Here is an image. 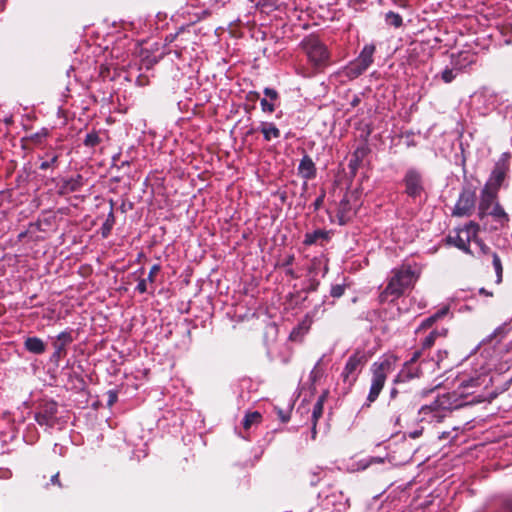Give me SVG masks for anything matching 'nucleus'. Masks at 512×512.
Returning <instances> with one entry per match:
<instances>
[{
  "instance_id": "9d476101",
  "label": "nucleus",
  "mask_w": 512,
  "mask_h": 512,
  "mask_svg": "<svg viewBox=\"0 0 512 512\" xmlns=\"http://www.w3.org/2000/svg\"><path fill=\"white\" fill-rule=\"evenodd\" d=\"M497 197V188H492L490 184H486L482 189L481 198L479 202V217L483 219L486 212H490V209L494 206Z\"/></svg>"
},
{
  "instance_id": "de8ad7c7",
  "label": "nucleus",
  "mask_w": 512,
  "mask_h": 512,
  "mask_svg": "<svg viewBox=\"0 0 512 512\" xmlns=\"http://www.w3.org/2000/svg\"><path fill=\"white\" fill-rule=\"evenodd\" d=\"M116 399V395L113 394V395H110V400H109V404L111 405Z\"/></svg>"
},
{
  "instance_id": "c85d7f7f",
  "label": "nucleus",
  "mask_w": 512,
  "mask_h": 512,
  "mask_svg": "<svg viewBox=\"0 0 512 512\" xmlns=\"http://www.w3.org/2000/svg\"><path fill=\"white\" fill-rule=\"evenodd\" d=\"M456 77V73L454 72L453 69H449V68H446L444 71H442L441 73V78L442 80L445 82V83H450L452 82Z\"/></svg>"
},
{
  "instance_id": "f03ea898",
  "label": "nucleus",
  "mask_w": 512,
  "mask_h": 512,
  "mask_svg": "<svg viewBox=\"0 0 512 512\" xmlns=\"http://www.w3.org/2000/svg\"><path fill=\"white\" fill-rule=\"evenodd\" d=\"M477 232L478 225L471 222L465 227L457 229L454 234H450L447 241L467 254H484L488 247L478 238Z\"/></svg>"
},
{
  "instance_id": "79ce46f5",
  "label": "nucleus",
  "mask_w": 512,
  "mask_h": 512,
  "mask_svg": "<svg viewBox=\"0 0 512 512\" xmlns=\"http://www.w3.org/2000/svg\"><path fill=\"white\" fill-rule=\"evenodd\" d=\"M51 483L54 484V485H58V486H61V483L59 481V473H56L54 474L51 479H50Z\"/></svg>"
},
{
  "instance_id": "9b49d317",
  "label": "nucleus",
  "mask_w": 512,
  "mask_h": 512,
  "mask_svg": "<svg viewBox=\"0 0 512 512\" xmlns=\"http://www.w3.org/2000/svg\"><path fill=\"white\" fill-rule=\"evenodd\" d=\"M422 347L420 349L415 350L409 361L405 363V368L400 372V374L394 380L395 383L404 382L406 379H411L418 376V372H412L410 370V365L418 361L423 354Z\"/></svg>"
},
{
  "instance_id": "393cba45",
  "label": "nucleus",
  "mask_w": 512,
  "mask_h": 512,
  "mask_svg": "<svg viewBox=\"0 0 512 512\" xmlns=\"http://www.w3.org/2000/svg\"><path fill=\"white\" fill-rule=\"evenodd\" d=\"M448 312V308H442L441 310H439L438 312H436L434 315L426 318L421 326L419 327V329H423V328H428V327H431L438 319L442 318L443 316H445Z\"/></svg>"
},
{
  "instance_id": "ddd939ff",
  "label": "nucleus",
  "mask_w": 512,
  "mask_h": 512,
  "mask_svg": "<svg viewBox=\"0 0 512 512\" xmlns=\"http://www.w3.org/2000/svg\"><path fill=\"white\" fill-rule=\"evenodd\" d=\"M299 175L305 180L313 179L316 176V167L308 155H304L298 166Z\"/></svg>"
},
{
  "instance_id": "2eb2a0df",
  "label": "nucleus",
  "mask_w": 512,
  "mask_h": 512,
  "mask_svg": "<svg viewBox=\"0 0 512 512\" xmlns=\"http://www.w3.org/2000/svg\"><path fill=\"white\" fill-rule=\"evenodd\" d=\"M82 186L83 177L81 175H76L75 177L64 180L60 187V191L63 194L77 192Z\"/></svg>"
},
{
  "instance_id": "c03bdc74",
  "label": "nucleus",
  "mask_w": 512,
  "mask_h": 512,
  "mask_svg": "<svg viewBox=\"0 0 512 512\" xmlns=\"http://www.w3.org/2000/svg\"><path fill=\"white\" fill-rule=\"evenodd\" d=\"M479 293H480L481 295H484V296H492V295H493V293H492V292H489V291H487V290H486V289H484V288H481V289L479 290Z\"/></svg>"
},
{
  "instance_id": "423d86ee",
  "label": "nucleus",
  "mask_w": 512,
  "mask_h": 512,
  "mask_svg": "<svg viewBox=\"0 0 512 512\" xmlns=\"http://www.w3.org/2000/svg\"><path fill=\"white\" fill-rule=\"evenodd\" d=\"M375 51V44L364 45L358 57L347 66V76L357 78L362 75L373 64Z\"/></svg>"
},
{
  "instance_id": "dca6fc26",
  "label": "nucleus",
  "mask_w": 512,
  "mask_h": 512,
  "mask_svg": "<svg viewBox=\"0 0 512 512\" xmlns=\"http://www.w3.org/2000/svg\"><path fill=\"white\" fill-rule=\"evenodd\" d=\"M259 131L263 134L265 141H271L280 137V130L272 122H261Z\"/></svg>"
},
{
  "instance_id": "4468645a",
  "label": "nucleus",
  "mask_w": 512,
  "mask_h": 512,
  "mask_svg": "<svg viewBox=\"0 0 512 512\" xmlns=\"http://www.w3.org/2000/svg\"><path fill=\"white\" fill-rule=\"evenodd\" d=\"M24 348L30 353L40 355L45 352L46 345L42 339L33 336L25 339Z\"/></svg>"
},
{
  "instance_id": "a18cd8bd",
  "label": "nucleus",
  "mask_w": 512,
  "mask_h": 512,
  "mask_svg": "<svg viewBox=\"0 0 512 512\" xmlns=\"http://www.w3.org/2000/svg\"><path fill=\"white\" fill-rule=\"evenodd\" d=\"M446 356H447V352L446 351H444L443 353L440 351L439 354H438L437 362H440Z\"/></svg>"
},
{
  "instance_id": "a211bd4d",
  "label": "nucleus",
  "mask_w": 512,
  "mask_h": 512,
  "mask_svg": "<svg viewBox=\"0 0 512 512\" xmlns=\"http://www.w3.org/2000/svg\"><path fill=\"white\" fill-rule=\"evenodd\" d=\"M512 326V319L509 322H506L499 327H497L489 336L482 340V343H490L494 339H502L510 330Z\"/></svg>"
},
{
  "instance_id": "0eeeda50",
  "label": "nucleus",
  "mask_w": 512,
  "mask_h": 512,
  "mask_svg": "<svg viewBox=\"0 0 512 512\" xmlns=\"http://www.w3.org/2000/svg\"><path fill=\"white\" fill-rule=\"evenodd\" d=\"M57 412L58 405L55 401H44L35 412L34 419L39 425L52 428L57 422Z\"/></svg>"
},
{
  "instance_id": "aec40b11",
  "label": "nucleus",
  "mask_w": 512,
  "mask_h": 512,
  "mask_svg": "<svg viewBox=\"0 0 512 512\" xmlns=\"http://www.w3.org/2000/svg\"><path fill=\"white\" fill-rule=\"evenodd\" d=\"M311 322L309 320H303L301 323L295 327L290 333V339L293 341H298L303 338V336L309 331Z\"/></svg>"
},
{
  "instance_id": "c756f323",
  "label": "nucleus",
  "mask_w": 512,
  "mask_h": 512,
  "mask_svg": "<svg viewBox=\"0 0 512 512\" xmlns=\"http://www.w3.org/2000/svg\"><path fill=\"white\" fill-rule=\"evenodd\" d=\"M72 340L73 339L71 334L67 331H63L60 334H58L56 342H59L60 344H64V346H66L67 344L71 343Z\"/></svg>"
},
{
  "instance_id": "f257e3e1",
  "label": "nucleus",
  "mask_w": 512,
  "mask_h": 512,
  "mask_svg": "<svg viewBox=\"0 0 512 512\" xmlns=\"http://www.w3.org/2000/svg\"><path fill=\"white\" fill-rule=\"evenodd\" d=\"M420 274L417 266L403 264L401 267L392 271L386 288L381 292L379 298L381 302H393L401 297L406 289L412 287Z\"/></svg>"
},
{
  "instance_id": "37998d69",
  "label": "nucleus",
  "mask_w": 512,
  "mask_h": 512,
  "mask_svg": "<svg viewBox=\"0 0 512 512\" xmlns=\"http://www.w3.org/2000/svg\"><path fill=\"white\" fill-rule=\"evenodd\" d=\"M422 434V430H415V431H412L409 433V436L412 438V439H416L418 437H420Z\"/></svg>"
},
{
  "instance_id": "72a5a7b5",
  "label": "nucleus",
  "mask_w": 512,
  "mask_h": 512,
  "mask_svg": "<svg viewBox=\"0 0 512 512\" xmlns=\"http://www.w3.org/2000/svg\"><path fill=\"white\" fill-rule=\"evenodd\" d=\"M161 267L159 264H154L149 273H148V277H147V281H149L150 283H153L155 281V276L157 275V273L160 271Z\"/></svg>"
},
{
  "instance_id": "c9c22d12",
  "label": "nucleus",
  "mask_w": 512,
  "mask_h": 512,
  "mask_svg": "<svg viewBox=\"0 0 512 512\" xmlns=\"http://www.w3.org/2000/svg\"><path fill=\"white\" fill-rule=\"evenodd\" d=\"M344 294V286L342 285H334L331 288V295L335 298H338Z\"/></svg>"
},
{
  "instance_id": "473e14b6",
  "label": "nucleus",
  "mask_w": 512,
  "mask_h": 512,
  "mask_svg": "<svg viewBox=\"0 0 512 512\" xmlns=\"http://www.w3.org/2000/svg\"><path fill=\"white\" fill-rule=\"evenodd\" d=\"M53 346L55 349L53 356L56 357L57 359L61 358L66 353V350H65L66 346H64V344H60L59 342H54Z\"/></svg>"
},
{
  "instance_id": "f8f14e48",
  "label": "nucleus",
  "mask_w": 512,
  "mask_h": 512,
  "mask_svg": "<svg viewBox=\"0 0 512 512\" xmlns=\"http://www.w3.org/2000/svg\"><path fill=\"white\" fill-rule=\"evenodd\" d=\"M355 214V208L350 205V197L345 196L339 203L337 217L339 224H346Z\"/></svg>"
},
{
  "instance_id": "20e7f679",
  "label": "nucleus",
  "mask_w": 512,
  "mask_h": 512,
  "mask_svg": "<svg viewBox=\"0 0 512 512\" xmlns=\"http://www.w3.org/2000/svg\"><path fill=\"white\" fill-rule=\"evenodd\" d=\"M391 361L389 359H384L382 361L374 362L371 366V385L369 389V393L366 399L365 406L369 407L373 402H375L381 393L387 376L391 372Z\"/></svg>"
},
{
  "instance_id": "b1692460",
  "label": "nucleus",
  "mask_w": 512,
  "mask_h": 512,
  "mask_svg": "<svg viewBox=\"0 0 512 512\" xmlns=\"http://www.w3.org/2000/svg\"><path fill=\"white\" fill-rule=\"evenodd\" d=\"M385 22L387 25L392 26L394 28H399L403 24L401 15L393 11H389L385 14Z\"/></svg>"
},
{
  "instance_id": "7ed1b4c3",
  "label": "nucleus",
  "mask_w": 512,
  "mask_h": 512,
  "mask_svg": "<svg viewBox=\"0 0 512 512\" xmlns=\"http://www.w3.org/2000/svg\"><path fill=\"white\" fill-rule=\"evenodd\" d=\"M301 49L305 53L308 62L317 69L329 65L330 52L325 43L318 36L309 35L300 43Z\"/></svg>"
},
{
  "instance_id": "ea45409f",
  "label": "nucleus",
  "mask_w": 512,
  "mask_h": 512,
  "mask_svg": "<svg viewBox=\"0 0 512 512\" xmlns=\"http://www.w3.org/2000/svg\"><path fill=\"white\" fill-rule=\"evenodd\" d=\"M324 198H325V193L324 192L319 197L316 198V200L313 203L314 208L316 210L319 209L322 206V204L324 202Z\"/></svg>"
},
{
  "instance_id": "39448f33",
  "label": "nucleus",
  "mask_w": 512,
  "mask_h": 512,
  "mask_svg": "<svg viewBox=\"0 0 512 512\" xmlns=\"http://www.w3.org/2000/svg\"><path fill=\"white\" fill-rule=\"evenodd\" d=\"M367 362L364 351L356 350L347 360L341 373V379L347 389H350L357 381L358 375Z\"/></svg>"
},
{
  "instance_id": "bb28decb",
  "label": "nucleus",
  "mask_w": 512,
  "mask_h": 512,
  "mask_svg": "<svg viewBox=\"0 0 512 512\" xmlns=\"http://www.w3.org/2000/svg\"><path fill=\"white\" fill-rule=\"evenodd\" d=\"M100 143V137L96 132H90L84 139L85 146L95 147Z\"/></svg>"
},
{
  "instance_id": "58836bf2",
  "label": "nucleus",
  "mask_w": 512,
  "mask_h": 512,
  "mask_svg": "<svg viewBox=\"0 0 512 512\" xmlns=\"http://www.w3.org/2000/svg\"><path fill=\"white\" fill-rule=\"evenodd\" d=\"M383 459L380 457H371L361 468L366 469L369 465L373 463H382Z\"/></svg>"
},
{
  "instance_id": "6e6552de",
  "label": "nucleus",
  "mask_w": 512,
  "mask_h": 512,
  "mask_svg": "<svg viewBox=\"0 0 512 512\" xmlns=\"http://www.w3.org/2000/svg\"><path fill=\"white\" fill-rule=\"evenodd\" d=\"M403 182L408 196L416 198L424 191L422 174L415 168L406 171Z\"/></svg>"
},
{
  "instance_id": "f3484780",
  "label": "nucleus",
  "mask_w": 512,
  "mask_h": 512,
  "mask_svg": "<svg viewBox=\"0 0 512 512\" xmlns=\"http://www.w3.org/2000/svg\"><path fill=\"white\" fill-rule=\"evenodd\" d=\"M488 215L492 216L494 220L501 226H504L509 221L508 214L504 211L499 203H495L494 206L490 209V212L485 213V216Z\"/></svg>"
},
{
  "instance_id": "09e8293b",
  "label": "nucleus",
  "mask_w": 512,
  "mask_h": 512,
  "mask_svg": "<svg viewBox=\"0 0 512 512\" xmlns=\"http://www.w3.org/2000/svg\"><path fill=\"white\" fill-rule=\"evenodd\" d=\"M317 482H318V479H312V480H311V484H312V485H315Z\"/></svg>"
},
{
  "instance_id": "f704fd0d",
  "label": "nucleus",
  "mask_w": 512,
  "mask_h": 512,
  "mask_svg": "<svg viewBox=\"0 0 512 512\" xmlns=\"http://www.w3.org/2000/svg\"><path fill=\"white\" fill-rule=\"evenodd\" d=\"M57 160H58V156L57 155H52L48 160L43 161L40 164V169L46 170V169L50 168L51 166H53L57 162Z\"/></svg>"
},
{
  "instance_id": "a878e982",
  "label": "nucleus",
  "mask_w": 512,
  "mask_h": 512,
  "mask_svg": "<svg viewBox=\"0 0 512 512\" xmlns=\"http://www.w3.org/2000/svg\"><path fill=\"white\" fill-rule=\"evenodd\" d=\"M492 258H493V267L495 269L496 276H497L496 283L499 284L502 281V273H503L502 263H501L500 257L496 253H493Z\"/></svg>"
},
{
  "instance_id": "1a4fd4ad",
  "label": "nucleus",
  "mask_w": 512,
  "mask_h": 512,
  "mask_svg": "<svg viewBox=\"0 0 512 512\" xmlns=\"http://www.w3.org/2000/svg\"><path fill=\"white\" fill-rule=\"evenodd\" d=\"M475 200V192L470 189H464L454 207L453 215L460 217L470 215L475 207Z\"/></svg>"
},
{
  "instance_id": "5701e85b",
  "label": "nucleus",
  "mask_w": 512,
  "mask_h": 512,
  "mask_svg": "<svg viewBox=\"0 0 512 512\" xmlns=\"http://www.w3.org/2000/svg\"><path fill=\"white\" fill-rule=\"evenodd\" d=\"M261 419L262 415L257 411L247 413L243 419V426L245 429H250L253 425L259 424Z\"/></svg>"
},
{
  "instance_id": "49530a36",
  "label": "nucleus",
  "mask_w": 512,
  "mask_h": 512,
  "mask_svg": "<svg viewBox=\"0 0 512 512\" xmlns=\"http://www.w3.org/2000/svg\"><path fill=\"white\" fill-rule=\"evenodd\" d=\"M293 260H294V256H293V255H291V256H289V257L287 258V260H286V263H285V264H286V265H290V264H292Z\"/></svg>"
},
{
  "instance_id": "a19ab883",
  "label": "nucleus",
  "mask_w": 512,
  "mask_h": 512,
  "mask_svg": "<svg viewBox=\"0 0 512 512\" xmlns=\"http://www.w3.org/2000/svg\"><path fill=\"white\" fill-rule=\"evenodd\" d=\"M397 394H398V390L396 388H392L391 391H390V402H389V406L390 407H394L395 406L394 400H395Z\"/></svg>"
},
{
  "instance_id": "2f4dec72",
  "label": "nucleus",
  "mask_w": 512,
  "mask_h": 512,
  "mask_svg": "<svg viewBox=\"0 0 512 512\" xmlns=\"http://www.w3.org/2000/svg\"><path fill=\"white\" fill-rule=\"evenodd\" d=\"M264 95L265 98L271 101H278L279 100V94L278 92L273 88H265L264 89Z\"/></svg>"
},
{
  "instance_id": "4c0bfd02",
  "label": "nucleus",
  "mask_w": 512,
  "mask_h": 512,
  "mask_svg": "<svg viewBox=\"0 0 512 512\" xmlns=\"http://www.w3.org/2000/svg\"><path fill=\"white\" fill-rule=\"evenodd\" d=\"M136 290L143 294V293H146L147 292V280L146 279H141L139 280L137 286H136Z\"/></svg>"
},
{
  "instance_id": "7c9ffc66",
  "label": "nucleus",
  "mask_w": 512,
  "mask_h": 512,
  "mask_svg": "<svg viewBox=\"0 0 512 512\" xmlns=\"http://www.w3.org/2000/svg\"><path fill=\"white\" fill-rule=\"evenodd\" d=\"M113 222H114V216H113V212L111 211L108 215L106 222L103 225V228H102L103 236H106L110 232Z\"/></svg>"
},
{
  "instance_id": "4be33fe9",
  "label": "nucleus",
  "mask_w": 512,
  "mask_h": 512,
  "mask_svg": "<svg viewBox=\"0 0 512 512\" xmlns=\"http://www.w3.org/2000/svg\"><path fill=\"white\" fill-rule=\"evenodd\" d=\"M328 238H329L328 232L319 229V230H315L311 233H306L305 238H304V244L312 245V244H315L319 239L327 240Z\"/></svg>"
},
{
  "instance_id": "412c9836",
  "label": "nucleus",
  "mask_w": 512,
  "mask_h": 512,
  "mask_svg": "<svg viewBox=\"0 0 512 512\" xmlns=\"http://www.w3.org/2000/svg\"><path fill=\"white\" fill-rule=\"evenodd\" d=\"M446 333H447V330L446 329H442V330H433L429 333V335H427L425 337V339L422 341L421 343V346H422V350H427V349H430L434 343H435V340L438 338V337H444L446 336Z\"/></svg>"
},
{
  "instance_id": "6ab92c4d",
  "label": "nucleus",
  "mask_w": 512,
  "mask_h": 512,
  "mask_svg": "<svg viewBox=\"0 0 512 512\" xmlns=\"http://www.w3.org/2000/svg\"><path fill=\"white\" fill-rule=\"evenodd\" d=\"M324 396H320L316 403L313 406L312 410V421H313V427H312V438L315 439L316 437V423L317 420L322 416L323 414V407H324Z\"/></svg>"
},
{
  "instance_id": "cd10ccee",
  "label": "nucleus",
  "mask_w": 512,
  "mask_h": 512,
  "mask_svg": "<svg viewBox=\"0 0 512 512\" xmlns=\"http://www.w3.org/2000/svg\"><path fill=\"white\" fill-rule=\"evenodd\" d=\"M260 106L263 112L265 113H273L276 108V101L268 100L267 98H263L260 101Z\"/></svg>"
},
{
  "instance_id": "e433bc0d",
  "label": "nucleus",
  "mask_w": 512,
  "mask_h": 512,
  "mask_svg": "<svg viewBox=\"0 0 512 512\" xmlns=\"http://www.w3.org/2000/svg\"><path fill=\"white\" fill-rule=\"evenodd\" d=\"M492 175L494 177L495 185H496L494 188H497L501 184L504 173L500 170H495V171H493Z\"/></svg>"
}]
</instances>
